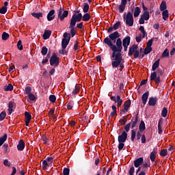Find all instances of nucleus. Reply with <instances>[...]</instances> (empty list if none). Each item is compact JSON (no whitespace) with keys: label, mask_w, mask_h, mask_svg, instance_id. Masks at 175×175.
Wrapping results in <instances>:
<instances>
[{"label":"nucleus","mask_w":175,"mask_h":175,"mask_svg":"<svg viewBox=\"0 0 175 175\" xmlns=\"http://www.w3.org/2000/svg\"><path fill=\"white\" fill-rule=\"evenodd\" d=\"M142 39H143V38L142 37V34H139V36H137L135 38V40L137 43H140L142 42Z\"/></svg>","instance_id":"nucleus-57"},{"label":"nucleus","mask_w":175,"mask_h":175,"mask_svg":"<svg viewBox=\"0 0 175 175\" xmlns=\"http://www.w3.org/2000/svg\"><path fill=\"white\" fill-rule=\"evenodd\" d=\"M83 27V22H81L80 23L77 24V28L79 29H82Z\"/></svg>","instance_id":"nucleus-62"},{"label":"nucleus","mask_w":175,"mask_h":175,"mask_svg":"<svg viewBox=\"0 0 175 175\" xmlns=\"http://www.w3.org/2000/svg\"><path fill=\"white\" fill-rule=\"evenodd\" d=\"M141 139L142 144H144L146 143V135L144 134L142 135Z\"/></svg>","instance_id":"nucleus-64"},{"label":"nucleus","mask_w":175,"mask_h":175,"mask_svg":"<svg viewBox=\"0 0 175 175\" xmlns=\"http://www.w3.org/2000/svg\"><path fill=\"white\" fill-rule=\"evenodd\" d=\"M134 58H139L140 57V52L139 51V49H137L133 53Z\"/></svg>","instance_id":"nucleus-51"},{"label":"nucleus","mask_w":175,"mask_h":175,"mask_svg":"<svg viewBox=\"0 0 175 175\" xmlns=\"http://www.w3.org/2000/svg\"><path fill=\"white\" fill-rule=\"evenodd\" d=\"M29 99H30L32 101L36 100V97L35 96V95L33 94L30 93L29 94Z\"/></svg>","instance_id":"nucleus-55"},{"label":"nucleus","mask_w":175,"mask_h":175,"mask_svg":"<svg viewBox=\"0 0 175 175\" xmlns=\"http://www.w3.org/2000/svg\"><path fill=\"white\" fill-rule=\"evenodd\" d=\"M25 117L26 120L31 121L32 119V116H31V113H29L28 111L25 112Z\"/></svg>","instance_id":"nucleus-38"},{"label":"nucleus","mask_w":175,"mask_h":175,"mask_svg":"<svg viewBox=\"0 0 175 175\" xmlns=\"http://www.w3.org/2000/svg\"><path fill=\"white\" fill-rule=\"evenodd\" d=\"M124 146H125L124 142H119V145H118L119 151H121V150H122V148H124Z\"/></svg>","instance_id":"nucleus-58"},{"label":"nucleus","mask_w":175,"mask_h":175,"mask_svg":"<svg viewBox=\"0 0 175 175\" xmlns=\"http://www.w3.org/2000/svg\"><path fill=\"white\" fill-rule=\"evenodd\" d=\"M6 118V111H3L0 113V121H3Z\"/></svg>","instance_id":"nucleus-43"},{"label":"nucleus","mask_w":175,"mask_h":175,"mask_svg":"<svg viewBox=\"0 0 175 175\" xmlns=\"http://www.w3.org/2000/svg\"><path fill=\"white\" fill-rule=\"evenodd\" d=\"M129 175H133V173H135V167H131L129 170Z\"/></svg>","instance_id":"nucleus-59"},{"label":"nucleus","mask_w":175,"mask_h":175,"mask_svg":"<svg viewBox=\"0 0 175 175\" xmlns=\"http://www.w3.org/2000/svg\"><path fill=\"white\" fill-rule=\"evenodd\" d=\"M139 130L140 132H144V131H146V123H144V121L141 120L139 126Z\"/></svg>","instance_id":"nucleus-22"},{"label":"nucleus","mask_w":175,"mask_h":175,"mask_svg":"<svg viewBox=\"0 0 175 175\" xmlns=\"http://www.w3.org/2000/svg\"><path fill=\"white\" fill-rule=\"evenodd\" d=\"M9 39V33L6 32H3L2 34V40H8Z\"/></svg>","instance_id":"nucleus-49"},{"label":"nucleus","mask_w":175,"mask_h":175,"mask_svg":"<svg viewBox=\"0 0 175 175\" xmlns=\"http://www.w3.org/2000/svg\"><path fill=\"white\" fill-rule=\"evenodd\" d=\"M140 13H142L140 8L136 7L134 10V17H139V16H140Z\"/></svg>","instance_id":"nucleus-27"},{"label":"nucleus","mask_w":175,"mask_h":175,"mask_svg":"<svg viewBox=\"0 0 175 175\" xmlns=\"http://www.w3.org/2000/svg\"><path fill=\"white\" fill-rule=\"evenodd\" d=\"M6 12H8V7H2L0 8V14H6Z\"/></svg>","instance_id":"nucleus-46"},{"label":"nucleus","mask_w":175,"mask_h":175,"mask_svg":"<svg viewBox=\"0 0 175 175\" xmlns=\"http://www.w3.org/2000/svg\"><path fill=\"white\" fill-rule=\"evenodd\" d=\"M162 16L164 21H166L169 18V11L167 10L163 11Z\"/></svg>","instance_id":"nucleus-24"},{"label":"nucleus","mask_w":175,"mask_h":175,"mask_svg":"<svg viewBox=\"0 0 175 175\" xmlns=\"http://www.w3.org/2000/svg\"><path fill=\"white\" fill-rule=\"evenodd\" d=\"M161 76H163V71L161 68H158L157 71H154L150 74V81H154L156 85H159L161 83Z\"/></svg>","instance_id":"nucleus-3"},{"label":"nucleus","mask_w":175,"mask_h":175,"mask_svg":"<svg viewBox=\"0 0 175 175\" xmlns=\"http://www.w3.org/2000/svg\"><path fill=\"white\" fill-rule=\"evenodd\" d=\"M161 61L160 59H158L152 66V70L155 72L158 68H159V62Z\"/></svg>","instance_id":"nucleus-21"},{"label":"nucleus","mask_w":175,"mask_h":175,"mask_svg":"<svg viewBox=\"0 0 175 175\" xmlns=\"http://www.w3.org/2000/svg\"><path fill=\"white\" fill-rule=\"evenodd\" d=\"M121 34L116 31L109 35L104 39V43L110 47L112 54L111 55V61L112 68H118L119 70L122 71L125 68L122 63V40L120 38Z\"/></svg>","instance_id":"nucleus-1"},{"label":"nucleus","mask_w":175,"mask_h":175,"mask_svg":"<svg viewBox=\"0 0 175 175\" xmlns=\"http://www.w3.org/2000/svg\"><path fill=\"white\" fill-rule=\"evenodd\" d=\"M136 129H132L131 135V142H135V139H136Z\"/></svg>","instance_id":"nucleus-29"},{"label":"nucleus","mask_w":175,"mask_h":175,"mask_svg":"<svg viewBox=\"0 0 175 175\" xmlns=\"http://www.w3.org/2000/svg\"><path fill=\"white\" fill-rule=\"evenodd\" d=\"M160 10H161V12H163V11L166 10V2L163 1L161 3V4L160 5Z\"/></svg>","instance_id":"nucleus-41"},{"label":"nucleus","mask_w":175,"mask_h":175,"mask_svg":"<svg viewBox=\"0 0 175 175\" xmlns=\"http://www.w3.org/2000/svg\"><path fill=\"white\" fill-rule=\"evenodd\" d=\"M55 10H51L47 14L46 18L48 21H53L55 18Z\"/></svg>","instance_id":"nucleus-10"},{"label":"nucleus","mask_w":175,"mask_h":175,"mask_svg":"<svg viewBox=\"0 0 175 175\" xmlns=\"http://www.w3.org/2000/svg\"><path fill=\"white\" fill-rule=\"evenodd\" d=\"M31 91H32V88L30 86H27L25 88L26 95H29V94H31Z\"/></svg>","instance_id":"nucleus-44"},{"label":"nucleus","mask_w":175,"mask_h":175,"mask_svg":"<svg viewBox=\"0 0 175 175\" xmlns=\"http://www.w3.org/2000/svg\"><path fill=\"white\" fill-rule=\"evenodd\" d=\"M127 121H128V118H125V116H124L123 119L120 120L119 122H120L121 125L124 126L126 124Z\"/></svg>","instance_id":"nucleus-48"},{"label":"nucleus","mask_w":175,"mask_h":175,"mask_svg":"<svg viewBox=\"0 0 175 175\" xmlns=\"http://www.w3.org/2000/svg\"><path fill=\"white\" fill-rule=\"evenodd\" d=\"M111 100L117 103L118 107H121L122 105V99H121V96L120 95H117L116 96H111Z\"/></svg>","instance_id":"nucleus-8"},{"label":"nucleus","mask_w":175,"mask_h":175,"mask_svg":"<svg viewBox=\"0 0 175 175\" xmlns=\"http://www.w3.org/2000/svg\"><path fill=\"white\" fill-rule=\"evenodd\" d=\"M68 16H69V11H64V8L60 6L59 9L57 10V18H59L60 21H64Z\"/></svg>","instance_id":"nucleus-5"},{"label":"nucleus","mask_w":175,"mask_h":175,"mask_svg":"<svg viewBox=\"0 0 175 175\" xmlns=\"http://www.w3.org/2000/svg\"><path fill=\"white\" fill-rule=\"evenodd\" d=\"M81 18L83 21H90L91 15L87 12L83 16L81 13L72 14L69 25V28L70 29V32L72 38H75V36L76 35V29L75 28L76 27V23H80V21H81Z\"/></svg>","instance_id":"nucleus-2"},{"label":"nucleus","mask_w":175,"mask_h":175,"mask_svg":"<svg viewBox=\"0 0 175 175\" xmlns=\"http://www.w3.org/2000/svg\"><path fill=\"white\" fill-rule=\"evenodd\" d=\"M163 57H169V51H167V49H165L164 51L162 53Z\"/></svg>","instance_id":"nucleus-53"},{"label":"nucleus","mask_w":175,"mask_h":175,"mask_svg":"<svg viewBox=\"0 0 175 175\" xmlns=\"http://www.w3.org/2000/svg\"><path fill=\"white\" fill-rule=\"evenodd\" d=\"M137 49H139V46L136 44H133L129 50V57L133 55V53L137 50Z\"/></svg>","instance_id":"nucleus-12"},{"label":"nucleus","mask_w":175,"mask_h":175,"mask_svg":"<svg viewBox=\"0 0 175 175\" xmlns=\"http://www.w3.org/2000/svg\"><path fill=\"white\" fill-rule=\"evenodd\" d=\"M8 140V134L5 133L3 137L0 138V147Z\"/></svg>","instance_id":"nucleus-28"},{"label":"nucleus","mask_w":175,"mask_h":175,"mask_svg":"<svg viewBox=\"0 0 175 175\" xmlns=\"http://www.w3.org/2000/svg\"><path fill=\"white\" fill-rule=\"evenodd\" d=\"M75 105V102L72 100H70L68 103H67V109L68 110H72L73 109V106Z\"/></svg>","instance_id":"nucleus-31"},{"label":"nucleus","mask_w":175,"mask_h":175,"mask_svg":"<svg viewBox=\"0 0 175 175\" xmlns=\"http://www.w3.org/2000/svg\"><path fill=\"white\" fill-rule=\"evenodd\" d=\"M141 131H137L136 134L137 140H140V137H142V133Z\"/></svg>","instance_id":"nucleus-63"},{"label":"nucleus","mask_w":175,"mask_h":175,"mask_svg":"<svg viewBox=\"0 0 175 175\" xmlns=\"http://www.w3.org/2000/svg\"><path fill=\"white\" fill-rule=\"evenodd\" d=\"M141 16H142V18L146 21H148L150 20V12L148 11H145L143 14V15H142Z\"/></svg>","instance_id":"nucleus-26"},{"label":"nucleus","mask_w":175,"mask_h":175,"mask_svg":"<svg viewBox=\"0 0 175 175\" xmlns=\"http://www.w3.org/2000/svg\"><path fill=\"white\" fill-rule=\"evenodd\" d=\"M150 95V92H146L142 97L143 105H146L147 103V100L148 99V96Z\"/></svg>","instance_id":"nucleus-17"},{"label":"nucleus","mask_w":175,"mask_h":175,"mask_svg":"<svg viewBox=\"0 0 175 175\" xmlns=\"http://www.w3.org/2000/svg\"><path fill=\"white\" fill-rule=\"evenodd\" d=\"M131 44V37L130 36H126L122 42V46H129Z\"/></svg>","instance_id":"nucleus-15"},{"label":"nucleus","mask_w":175,"mask_h":175,"mask_svg":"<svg viewBox=\"0 0 175 175\" xmlns=\"http://www.w3.org/2000/svg\"><path fill=\"white\" fill-rule=\"evenodd\" d=\"M83 10V13H88V10H90V5L87 3H84Z\"/></svg>","instance_id":"nucleus-34"},{"label":"nucleus","mask_w":175,"mask_h":175,"mask_svg":"<svg viewBox=\"0 0 175 175\" xmlns=\"http://www.w3.org/2000/svg\"><path fill=\"white\" fill-rule=\"evenodd\" d=\"M120 27H121V22L120 21L116 22L113 26V30L117 31V29H118Z\"/></svg>","instance_id":"nucleus-36"},{"label":"nucleus","mask_w":175,"mask_h":175,"mask_svg":"<svg viewBox=\"0 0 175 175\" xmlns=\"http://www.w3.org/2000/svg\"><path fill=\"white\" fill-rule=\"evenodd\" d=\"M70 169L66 167L63 170V175H69Z\"/></svg>","instance_id":"nucleus-52"},{"label":"nucleus","mask_w":175,"mask_h":175,"mask_svg":"<svg viewBox=\"0 0 175 175\" xmlns=\"http://www.w3.org/2000/svg\"><path fill=\"white\" fill-rule=\"evenodd\" d=\"M49 62L51 66H58V65H59V57H58L57 53H53Z\"/></svg>","instance_id":"nucleus-6"},{"label":"nucleus","mask_w":175,"mask_h":175,"mask_svg":"<svg viewBox=\"0 0 175 175\" xmlns=\"http://www.w3.org/2000/svg\"><path fill=\"white\" fill-rule=\"evenodd\" d=\"M126 5H124L122 4H120L118 7L120 13H124V10H125V8Z\"/></svg>","instance_id":"nucleus-50"},{"label":"nucleus","mask_w":175,"mask_h":175,"mask_svg":"<svg viewBox=\"0 0 175 175\" xmlns=\"http://www.w3.org/2000/svg\"><path fill=\"white\" fill-rule=\"evenodd\" d=\"M17 47L18 49V50H23V44H22V41L21 40H18L17 42Z\"/></svg>","instance_id":"nucleus-54"},{"label":"nucleus","mask_w":175,"mask_h":175,"mask_svg":"<svg viewBox=\"0 0 175 175\" xmlns=\"http://www.w3.org/2000/svg\"><path fill=\"white\" fill-rule=\"evenodd\" d=\"M3 165L4 166H8L9 167L10 166V163H9V161L8 159H5L3 161Z\"/></svg>","instance_id":"nucleus-61"},{"label":"nucleus","mask_w":175,"mask_h":175,"mask_svg":"<svg viewBox=\"0 0 175 175\" xmlns=\"http://www.w3.org/2000/svg\"><path fill=\"white\" fill-rule=\"evenodd\" d=\"M111 109L113 111L111 113V117H114V116H117V107L116 105H112Z\"/></svg>","instance_id":"nucleus-32"},{"label":"nucleus","mask_w":175,"mask_h":175,"mask_svg":"<svg viewBox=\"0 0 175 175\" xmlns=\"http://www.w3.org/2000/svg\"><path fill=\"white\" fill-rule=\"evenodd\" d=\"M161 157H166L167 155V149H163L160 152Z\"/></svg>","instance_id":"nucleus-47"},{"label":"nucleus","mask_w":175,"mask_h":175,"mask_svg":"<svg viewBox=\"0 0 175 175\" xmlns=\"http://www.w3.org/2000/svg\"><path fill=\"white\" fill-rule=\"evenodd\" d=\"M126 139H128V133L124 131L122 132V134L118 137V143H125Z\"/></svg>","instance_id":"nucleus-9"},{"label":"nucleus","mask_w":175,"mask_h":175,"mask_svg":"<svg viewBox=\"0 0 175 175\" xmlns=\"http://www.w3.org/2000/svg\"><path fill=\"white\" fill-rule=\"evenodd\" d=\"M123 18L126 21V25H128L129 27H133L135 20L133 19V14L132 12H129L127 14H124Z\"/></svg>","instance_id":"nucleus-4"},{"label":"nucleus","mask_w":175,"mask_h":175,"mask_svg":"<svg viewBox=\"0 0 175 175\" xmlns=\"http://www.w3.org/2000/svg\"><path fill=\"white\" fill-rule=\"evenodd\" d=\"M131 125H132V123L129 122L124 126V131L126 132V133L129 132Z\"/></svg>","instance_id":"nucleus-40"},{"label":"nucleus","mask_w":175,"mask_h":175,"mask_svg":"<svg viewBox=\"0 0 175 175\" xmlns=\"http://www.w3.org/2000/svg\"><path fill=\"white\" fill-rule=\"evenodd\" d=\"M68 44H69V42H68L66 38H63L62 40V49H63V50H65V49L68 47Z\"/></svg>","instance_id":"nucleus-23"},{"label":"nucleus","mask_w":175,"mask_h":175,"mask_svg":"<svg viewBox=\"0 0 175 175\" xmlns=\"http://www.w3.org/2000/svg\"><path fill=\"white\" fill-rule=\"evenodd\" d=\"M80 92V86H77V85H75V88L72 92V95H77Z\"/></svg>","instance_id":"nucleus-30"},{"label":"nucleus","mask_w":175,"mask_h":175,"mask_svg":"<svg viewBox=\"0 0 175 175\" xmlns=\"http://www.w3.org/2000/svg\"><path fill=\"white\" fill-rule=\"evenodd\" d=\"M152 42H154L153 39H150L148 41L146 47L152 48L151 46H152Z\"/></svg>","instance_id":"nucleus-56"},{"label":"nucleus","mask_w":175,"mask_h":175,"mask_svg":"<svg viewBox=\"0 0 175 175\" xmlns=\"http://www.w3.org/2000/svg\"><path fill=\"white\" fill-rule=\"evenodd\" d=\"M131 100H126L123 104V109L120 110V114H125V113H128L129 107H131Z\"/></svg>","instance_id":"nucleus-7"},{"label":"nucleus","mask_w":175,"mask_h":175,"mask_svg":"<svg viewBox=\"0 0 175 175\" xmlns=\"http://www.w3.org/2000/svg\"><path fill=\"white\" fill-rule=\"evenodd\" d=\"M50 36H51V31L45 30L44 34L42 35L43 39H44V40H47V39H49Z\"/></svg>","instance_id":"nucleus-20"},{"label":"nucleus","mask_w":175,"mask_h":175,"mask_svg":"<svg viewBox=\"0 0 175 175\" xmlns=\"http://www.w3.org/2000/svg\"><path fill=\"white\" fill-rule=\"evenodd\" d=\"M59 54H62V55H68V51L62 49V51H59Z\"/></svg>","instance_id":"nucleus-60"},{"label":"nucleus","mask_w":175,"mask_h":175,"mask_svg":"<svg viewBox=\"0 0 175 175\" xmlns=\"http://www.w3.org/2000/svg\"><path fill=\"white\" fill-rule=\"evenodd\" d=\"M157 149L154 148L153 151L150 153V159L151 162H155V158L157 157Z\"/></svg>","instance_id":"nucleus-18"},{"label":"nucleus","mask_w":175,"mask_h":175,"mask_svg":"<svg viewBox=\"0 0 175 175\" xmlns=\"http://www.w3.org/2000/svg\"><path fill=\"white\" fill-rule=\"evenodd\" d=\"M151 51H152V48L146 46L144 51V55H147V54H150Z\"/></svg>","instance_id":"nucleus-37"},{"label":"nucleus","mask_w":175,"mask_h":175,"mask_svg":"<svg viewBox=\"0 0 175 175\" xmlns=\"http://www.w3.org/2000/svg\"><path fill=\"white\" fill-rule=\"evenodd\" d=\"M48 166H49V163H47V160H44L42 161V170H46Z\"/></svg>","instance_id":"nucleus-45"},{"label":"nucleus","mask_w":175,"mask_h":175,"mask_svg":"<svg viewBox=\"0 0 175 175\" xmlns=\"http://www.w3.org/2000/svg\"><path fill=\"white\" fill-rule=\"evenodd\" d=\"M161 116L165 118L167 116V109L166 107H163L161 111Z\"/></svg>","instance_id":"nucleus-39"},{"label":"nucleus","mask_w":175,"mask_h":175,"mask_svg":"<svg viewBox=\"0 0 175 175\" xmlns=\"http://www.w3.org/2000/svg\"><path fill=\"white\" fill-rule=\"evenodd\" d=\"M18 151H23L24 148H25V142H24V140L21 139L18 142V144L16 146Z\"/></svg>","instance_id":"nucleus-11"},{"label":"nucleus","mask_w":175,"mask_h":175,"mask_svg":"<svg viewBox=\"0 0 175 175\" xmlns=\"http://www.w3.org/2000/svg\"><path fill=\"white\" fill-rule=\"evenodd\" d=\"M31 16H33V17H34L35 18H37L38 20H39L40 18V17H43V13H42V12H38V13L32 12Z\"/></svg>","instance_id":"nucleus-25"},{"label":"nucleus","mask_w":175,"mask_h":175,"mask_svg":"<svg viewBox=\"0 0 175 175\" xmlns=\"http://www.w3.org/2000/svg\"><path fill=\"white\" fill-rule=\"evenodd\" d=\"M47 53H49V49L46 46H43L41 50L42 55H47Z\"/></svg>","instance_id":"nucleus-35"},{"label":"nucleus","mask_w":175,"mask_h":175,"mask_svg":"<svg viewBox=\"0 0 175 175\" xmlns=\"http://www.w3.org/2000/svg\"><path fill=\"white\" fill-rule=\"evenodd\" d=\"M4 91H13V85L9 83L8 85L4 86Z\"/></svg>","instance_id":"nucleus-33"},{"label":"nucleus","mask_w":175,"mask_h":175,"mask_svg":"<svg viewBox=\"0 0 175 175\" xmlns=\"http://www.w3.org/2000/svg\"><path fill=\"white\" fill-rule=\"evenodd\" d=\"M14 105V103H13L12 101H10L8 103V116H11L12 113H13V111H14V110H13V106Z\"/></svg>","instance_id":"nucleus-19"},{"label":"nucleus","mask_w":175,"mask_h":175,"mask_svg":"<svg viewBox=\"0 0 175 175\" xmlns=\"http://www.w3.org/2000/svg\"><path fill=\"white\" fill-rule=\"evenodd\" d=\"M49 100L52 103H55V101L57 100V97H55V95L51 94L49 96Z\"/></svg>","instance_id":"nucleus-42"},{"label":"nucleus","mask_w":175,"mask_h":175,"mask_svg":"<svg viewBox=\"0 0 175 175\" xmlns=\"http://www.w3.org/2000/svg\"><path fill=\"white\" fill-rule=\"evenodd\" d=\"M138 124H139V114H137L135 116V120L131 124V129L133 130V129H135V128H136V129H137Z\"/></svg>","instance_id":"nucleus-13"},{"label":"nucleus","mask_w":175,"mask_h":175,"mask_svg":"<svg viewBox=\"0 0 175 175\" xmlns=\"http://www.w3.org/2000/svg\"><path fill=\"white\" fill-rule=\"evenodd\" d=\"M157 102H158V98L150 97L149 98L148 105L149 106H155V105H157Z\"/></svg>","instance_id":"nucleus-16"},{"label":"nucleus","mask_w":175,"mask_h":175,"mask_svg":"<svg viewBox=\"0 0 175 175\" xmlns=\"http://www.w3.org/2000/svg\"><path fill=\"white\" fill-rule=\"evenodd\" d=\"M144 159L143 157H139L134 161V166L135 167H139L141 165L143 164Z\"/></svg>","instance_id":"nucleus-14"}]
</instances>
